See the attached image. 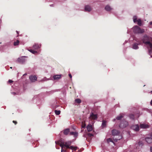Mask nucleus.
<instances>
[{"mask_svg":"<svg viewBox=\"0 0 152 152\" xmlns=\"http://www.w3.org/2000/svg\"><path fill=\"white\" fill-rule=\"evenodd\" d=\"M142 42L150 47H152V43L148 41V37L147 36H144L143 37Z\"/></svg>","mask_w":152,"mask_h":152,"instance_id":"f257e3e1","label":"nucleus"},{"mask_svg":"<svg viewBox=\"0 0 152 152\" xmlns=\"http://www.w3.org/2000/svg\"><path fill=\"white\" fill-rule=\"evenodd\" d=\"M133 31L136 33L142 34L144 32V30L143 29H141L138 26H136L133 28Z\"/></svg>","mask_w":152,"mask_h":152,"instance_id":"f03ea898","label":"nucleus"},{"mask_svg":"<svg viewBox=\"0 0 152 152\" xmlns=\"http://www.w3.org/2000/svg\"><path fill=\"white\" fill-rule=\"evenodd\" d=\"M128 125V122L125 121H122L120 124L119 126L120 128H123L126 127Z\"/></svg>","mask_w":152,"mask_h":152,"instance_id":"7ed1b4c3","label":"nucleus"},{"mask_svg":"<svg viewBox=\"0 0 152 152\" xmlns=\"http://www.w3.org/2000/svg\"><path fill=\"white\" fill-rule=\"evenodd\" d=\"M26 57L25 56H23L18 58L17 61L20 64H23L26 61L25 58Z\"/></svg>","mask_w":152,"mask_h":152,"instance_id":"20e7f679","label":"nucleus"},{"mask_svg":"<svg viewBox=\"0 0 152 152\" xmlns=\"http://www.w3.org/2000/svg\"><path fill=\"white\" fill-rule=\"evenodd\" d=\"M138 43H134L132 45V48L134 49H137L139 48L138 47V45H140L142 44L141 42L138 41Z\"/></svg>","mask_w":152,"mask_h":152,"instance_id":"39448f33","label":"nucleus"},{"mask_svg":"<svg viewBox=\"0 0 152 152\" xmlns=\"http://www.w3.org/2000/svg\"><path fill=\"white\" fill-rule=\"evenodd\" d=\"M29 79L32 82H35V81L37 80V77L35 75H31L29 77Z\"/></svg>","mask_w":152,"mask_h":152,"instance_id":"423d86ee","label":"nucleus"},{"mask_svg":"<svg viewBox=\"0 0 152 152\" xmlns=\"http://www.w3.org/2000/svg\"><path fill=\"white\" fill-rule=\"evenodd\" d=\"M132 129L135 131H138L139 130V127L138 125H135L132 126Z\"/></svg>","mask_w":152,"mask_h":152,"instance_id":"0eeeda50","label":"nucleus"},{"mask_svg":"<svg viewBox=\"0 0 152 152\" xmlns=\"http://www.w3.org/2000/svg\"><path fill=\"white\" fill-rule=\"evenodd\" d=\"M89 118L91 119L95 120L97 119V115L91 113Z\"/></svg>","mask_w":152,"mask_h":152,"instance_id":"6e6552de","label":"nucleus"},{"mask_svg":"<svg viewBox=\"0 0 152 152\" xmlns=\"http://www.w3.org/2000/svg\"><path fill=\"white\" fill-rule=\"evenodd\" d=\"M120 133V132L117 130L113 129L112 131V134L113 136L117 135Z\"/></svg>","mask_w":152,"mask_h":152,"instance_id":"1a4fd4ad","label":"nucleus"},{"mask_svg":"<svg viewBox=\"0 0 152 152\" xmlns=\"http://www.w3.org/2000/svg\"><path fill=\"white\" fill-rule=\"evenodd\" d=\"M140 127L142 129H146L149 127V126L147 124H140Z\"/></svg>","mask_w":152,"mask_h":152,"instance_id":"9d476101","label":"nucleus"},{"mask_svg":"<svg viewBox=\"0 0 152 152\" xmlns=\"http://www.w3.org/2000/svg\"><path fill=\"white\" fill-rule=\"evenodd\" d=\"M41 47V45L38 44H35L32 47V48L36 50Z\"/></svg>","mask_w":152,"mask_h":152,"instance_id":"9b49d317","label":"nucleus"},{"mask_svg":"<svg viewBox=\"0 0 152 152\" xmlns=\"http://www.w3.org/2000/svg\"><path fill=\"white\" fill-rule=\"evenodd\" d=\"M85 10L86 11L90 12L91 10L92 9L90 6L87 5L85 6Z\"/></svg>","mask_w":152,"mask_h":152,"instance_id":"f8f14e48","label":"nucleus"},{"mask_svg":"<svg viewBox=\"0 0 152 152\" xmlns=\"http://www.w3.org/2000/svg\"><path fill=\"white\" fill-rule=\"evenodd\" d=\"M65 147L66 148V149H68L69 148V146L71 145V141H68L65 142Z\"/></svg>","mask_w":152,"mask_h":152,"instance_id":"ddd939ff","label":"nucleus"},{"mask_svg":"<svg viewBox=\"0 0 152 152\" xmlns=\"http://www.w3.org/2000/svg\"><path fill=\"white\" fill-rule=\"evenodd\" d=\"M87 129L88 132H90L92 130L93 127L91 125L89 124L87 126Z\"/></svg>","mask_w":152,"mask_h":152,"instance_id":"4468645a","label":"nucleus"},{"mask_svg":"<svg viewBox=\"0 0 152 152\" xmlns=\"http://www.w3.org/2000/svg\"><path fill=\"white\" fill-rule=\"evenodd\" d=\"M146 141L148 143H152V137H146L145 138Z\"/></svg>","mask_w":152,"mask_h":152,"instance_id":"2eb2a0df","label":"nucleus"},{"mask_svg":"<svg viewBox=\"0 0 152 152\" xmlns=\"http://www.w3.org/2000/svg\"><path fill=\"white\" fill-rule=\"evenodd\" d=\"M70 135H73L75 137H77L78 135V133L77 132H70Z\"/></svg>","mask_w":152,"mask_h":152,"instance_id":"dca6fc26","label":"nucleus"},{"mask_svg":"<svg viewBox=\"0 0 152 152\" xmlns=\"http://www.w3.org/2000/svg\"><path fill=\"white\" fill-rule=\"evenodd\" d=\"M61 77V75H56L53 76V78L54 80H58Z\"/></svg>","mask_w":152,"mask_h":152,"instance_id":"f3484780","label":"nucleus"},{"mask_svg":"<svg viewBox=\"0 0 152 152\" xmlns=\"http://www.w3.org/2000/svg\"><path fill=\"white\" fill-rule=\"evenodd\" d=\"M70 132L69 129H66L64 130V134L67 135Z\"/></svg>","mask_w":152,"mask_h":152,"instance_id":"a211bd4d","label":"nucleus"},{"mask_svg":"<svg viewBox=\"0 0 152 152\" xmlns=\"http://www.w3.org/2000/svg\"><path fill=\"white\" fill-rule=\"evenodd\" d=\"M105 9L107 11H110L112 10V8L108 5L105 6Z\"/></svg>","mask_w":152,"mask_h":152,"instance_id":"6ab92c4d","label":"nucleus"},{"mask_svg":"<svg viewBox=\"0 0 152 152\" xmlns=\"http://www.w3.org/2000/svg\"><path fill=\"white\" fill-rule=\"evenodd\" d=\"M28 50L30 52L34 54H35L37 53V51H36L35 50H34V49H28Z\"/></svg>","mask_w":152,"mask_h":152,"instance_id":"aec40b11","label":"nucleus"},{"mask_svg":"<svg viewBox=\"0 0 152 152\" xmlns=\"http://www.w3.org/2000/svg\"><path fill=\"white\" fill-rule=\"evenodd\" d=\"M107 142L108 143H109L110 142H112L114 144V142L112 140V139L111 138H109L107 139Z\"/></svg>","mask_w":152,"mask_h":152,"instance_id":"412c9836","label":"nucleus"},{"mask_svg":"<svg viewBox=\"0 0 152 152\" xmlns=\"http://www.w3.org/2000/svg\"><path fill=\"white\" fill-rule=\"evenodd\" d=\"M59 145L61 148V149H64L63 148L65 146V144L64 142H61L59 144Z\"/></svg>","mask_w":152,"mask_h":152,"instance_id":"4be33fe9","label":"nucleus"},{"mask_svg":"<svg viewBox=\"0 0 152 152\" xmlns=\"http://www.w3.org/2000/svg\"><path fill=\"white\" fill-rule=\"evenodd\" d=\"M77 147H74L73 146H69V148H68L72 150H74L75 151H76L77 150Z\"/></svg>","mask_w":152,"mask_h":152,"instance_id":"5701e85b","label":"nucleus"},{"mask_svg":"<svg viewBox=\"0 0 152 152\" xmlns=\"http://www.w3.org/2000/svg\"><path fill=\"white\" fill-rule=\"evenodd\" d=\"M137 24L139 26H141L142 25V21L140 19H138L137 20Z\"/></svg>","mask_w":152,"mask_h":152,"instance_id":"b1692460","label":"nucleus"},{"mask_svg":"<svg viewBox=\"0 0 152 152\" xmlns=\"http://www.w3.org/2000/svg\"><path fill=\"white\" fill-rule=\"evenodd\" d=\"M106 121H105L103 120L102 121V126L103 127H105L106 126Z\"/></svg>","mask_w":152,"mask_h":152,"instance_id":"393cba45","label":"nucleus"},{"mask_svg":"<svg viewBox=\"0 0 152 152\" xmlns=\"http://www.w3.org/2000/svg\"><path fill=\"white\" fill-rule=\"evenodd\" d=\"M137 17L136 16H134L133 17V21L134 23H136L137 21Z\"/></svg>","mask_w":152,"mask_h":152,"instance_id":"a878e982","label":"nucleus"},{"mask_svg":"<svg viewBox=\"0 0 152 152\" xmlns=\"http://www.w3.org/2000/svg\"><path fill=\"white\" fill-rule=\"evenodd\" d=\"M55 113L56 115H58L60 114L61 111L60 110H55Z\"/></svg>","mask_w":152,"mask_h":152,"instance_id":"bb28decb","label":"nucleus"},{"mask_svg":"<svg viewBox=\"0 0 152 152\" xmlns=\"http://www.w3.org/2000/svg\"><path fill=\"white\" fill-rule=\"evenodd\" d=\"M123 117V116L122 115H120L119 116H118L116 117V119L118 120H120Z\"/></svg>","mask_w":152,"mask_h":152,"instance_id":"cd10ccee","label":"nucleus"},{"mask_svg":"<svg viewBox=\"0 0 152 152\" xmlns=\"http://www.w3.org/2000/svg\"><path fill=\"white\" fill-rule=\"evenodd\" d=\"M19 41L18 40H17L16 42H15L14 43V46H16L18 45L19 43Z\"/></svg>","mask_w":152,"mask_h":152,"instance_id":"c85d7f7f","label":"nucleus"},{"mask_svg":"<svg viewBox=\"0 0 152 152\" xmlns=\"http://www.w3.org/2000/svg\"><path fill=\"white\" fill-rule=\"evenodd\" d=\"M75 101L76 102L78 103H80L81 102V100L79 99H76Z\"/></svg>","mask_w":152,"mask_h":152,"instance_id":"c756f323","label":"nucleus"},{"mask_svg":"<svg viewBox=\"0 0 152 152\" xmlns=\"http://www.w3.org/2000/svg\"><path fill=\"white\" fill-rule=\"evenodd\" d=\"M86 126V124L85 122H82L81 127L82 128H84Z\"/></svg>","mask_w":152,"mask_h":152,"instance_id":"7c9ffc66","label":"nucleus"},{"mask_svg":"<svg viewBox=\"0 0 152 152\" xmlns=\"http://www.w3.org/2000/svg\"><path fill=\"white\" fill-rule=\"evenodd\" d=\"M129 117L130 118L132 119H134V116L133 114H131L129 115Z\"/></svg>","mask_w":152,"mask_h":152,"instance_id":"2f4dec72","label":"nucleus"},{"mask_svg":"<svg viewBox=\"0 0 152 152\" xmlns=\"http://www.w3.org/2000/svg\"><path fill=\"white\" fill-rule=\"evenodd\" d=\"M122 137L121 136H120V137L119 138H113L115 142H117L118 140H120V139H121Z\"/></svg>","mask_w":152,"mask_h":152,"instance_id":"473e14b6","label":"nucleus"},{"mask_svg":"<svg viewBox=\"0 0 152 152\" xmlns=\"http://www.w3.org/2000/svg\"><path fill=\"white\" fill-rule=\"evenodd\" d=\"M88 136L89 137H91L93 136V135L92 134L90 133H88L87 134Z\"/></svg>","mask_w":152,"mask_h":152,"instance_id":"72a5a7b5","label":"nucleus"},{"mask_svg":"<svg viewBox=\"0 0 152 152\" xmlns=\"http://www.w3.org/2000/svg\"><path fill=\"white\" fill-rule=\"evenodd\" d=\"M13 82V81L11 80H8V83H12V82Z\"/></svg>","mask_w":152,"mask_h":152,"instance_id":"f704fd0d","label":"nucleus"},{"mask_svg":"<svg viewBox=\"0 0 152 152\" xmlns=\"http://www.w3.org/2000/svg\"><path fill=\"white\" fill-rule=\"evenodd\" d=\"M12 122L15 124V125H16L17 124V122L16 121H13Z\"/></svg>","mask_w":152,"mask_h":152,"instance_id":"c9c22d12","label":"nucleus"},{"mask_svg":"<svg viewBox=\"0 0 152 152\" xmlns=\"http://www.w3.org/2000/svg\"><path fill=\"white\" fill-rule=\"evenodd\" d=\"M151 49V50H150V53L151 54H152L151 57H152V47H150Z\"/></svg>","mask_w":152,"mask_h":152,"instance_id":"e433bc0d","label":"nucleus"},{"mask_svg":"<svg viewBox=\"0 0 152 152\" xmlns=\"http://www.w3.org/2000/svg\"><path fill=\"white\" fill-rule=\"evenodd\" d=\"M65 151H66V150H64V149L61 150V152H65Z\"/></svg>","mask_w":152,"mask_h":152,"instance_id":"4c0bfd02","label":"nucleus"},{"mask_svg":"<svg viewBox=\"0 0 152 152\" xmlns=\"http://www.w3.org/2000/svg\"><path fill=\"white\" fill-rule=\"evenodd\" d=\"M142 144V143L140 141L139 142V145H141Z\"/></svg>","mask_w":152,"mask_h":152,"instance_id":"58836bf2","label":"nucleus"},{"mask_svg":"<svg viewBox=\"0 0 152 152\" xmlns=\"http://www.w3.org/2000/svg\"><path fill=\"white\" fill-rule=\"evenodd\" d=\"M69 77L70 78H72V75H71L70 74H69Z\"/></svg>","mask_w":152,"mask_h":152,"instance_id":"ea45409f","label":"nucleus"},{"mask_svg":"<svg viewBox=\"0 0 152 152\" xmlns=\"http://www.w3.org/2000/svg\"><path fill=\"white\" fill-rule=\"evenodd\" d=\"M149 24L150 25H152V21H151L150 22Z\"/></svg>","mask_w":152,"mask_h":152,"instance_id":"a19ab883","label":"nucleus"},{"mask_svg":"<svg viewBox=\"0 0 152 152\" xmlns=\"http://www.w3.org/2000/svg\"><path fill=\"white\" fill-rule=\"evenodd\" d=\"M150 150L152 152V147H151L150 148Z\"/></svg>","mask_w":152,"mask_h":152,"instance_id":"79ce46f5","label":"nucleus"},{"mask_svg":"<svg viewBox=\"0 0 152 152\" xmlns=\"http://www.w3.org/2000/svg\"><path fill=\"white\" fill-rule=\"evenodd\" d=\"M152 105V100H151V103H150Z\"/></svg>","mask_w":152,"mask_h":152,"instance_id":"37998d69","label":"nucleus"},{"mask_svg":"<svg viewBox=\"0 0 152 152\" xmlns=\"http://www.w3.org/2000/svg\"><path fill=\"white\" fill-rule=\"evenodd\" d=\"M16 32H17V34L18 35V34H19V33H18V31H16Z\"/></svg>","mask_w":152,"mask_h":152,"instance_id":"c03bdc74","label":"nucleus"},{"mask_svg":"<svg viewBox=\"0 0 152 152\" xmlns=\"http://www.w3.org/2000/svg\"><path fill=\"white\" fill-rule=\"evenodd\" d=\"M13 94L14 95H15V92H13Z\"/></svg>","mask_w":152,"mask_h":152,"instance_id":"a18cd8bd","label":"nucleus"},{"mask_svg":"<svg viewBox=\"0 0 152 152\" xmlns=\"http://www.w3.org/2000/svg\"><path fill=\"white\" fill-rule=\"evenodd\" d=\"M115 119H113V121H115Z\"/></svg>","mask_w":152,"mask_h":152,"instance_id":"49530a36","label":"nucleus"},{"mask_svg":"<svg viewBox=\"0 0 152 152\" xmlns=\"http://www.w3.org/2000/svg\"><path fill=\"white\" fill-rule=\"evenodd\" d=\"M1 23V20H0V23Z\"/></svg>","mask_w":152,"mask_h":152,"instance_id":"de8ad7c7","label":"nucleus"},{"mask_svg":"<svg viewBox=\"0 0 152 152\" xmlns=\"http://www.w3.org/2000/svg\"><path fill=\"white\" fill-rule=\"evenodd\" d=\"M10 68H11V69H12V67H10Z\"/></svg>","mask_w":152,"mask_h":152,"instance_id":"09e8293b","label":"nucleus"},{"mask_svg":"<svg viewBox=\"0 0 152 152\" xmlns=\"http://www.w3.org/2000/svg\"><path fill=\"white\" fill-rule=\"evenodd\" d=\"M151 93H152V91H151Z\"/></svg>","mask_w":152,"mask_h":152,"instance_id":"8fccbe9b","label":"nucleus"}]
</instances>
